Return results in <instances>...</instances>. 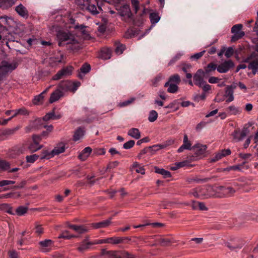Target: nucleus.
<instances>
[{"instance_id": "f257e3e1", "label": "nucleus", "mask_w": 258, "mask_h": 258, "mask_svg": "<svg viewBox=\"0 0 258 258\" xmlns=\"http://www.w3.org/2000/svg\"><path fill=\"white\" fill-rule=\"evenodd\" d=\"M56 37L59 46H61L64 44H76L78 43L75 35L70 31L59 30L57 32Z\"/></svg>"}, {"instance_id": "f03ea898", "label": "nucleus", "mask_w": 258, "mask_h": 258, "mask_svg": "<svg viewBox=\"0 0 258 258\" xmlns=\"http://www.w3.org/2000/svg\"><path fill=\"white\" fill-rule=\"evenodd\" d=\"M18 67L16 62H9L3 61L0 64V81L3 80L8 73L12 72Z\"/></svg>"}, {"instance_id": "7ed1b4c3", "label": "nucleus", "mask_w": 258, "mask_h": 258, "mask_svg": "<svg viewBox=\"0 0 258 258\" xmlns=\"http://www.w3.org/2000/svg\"><path fill=\"white\" fill-rule=\"evenodd\" d=\"M168 80L171 84L170 87L167 89V92L170 93H176L179 88L178 85L181 82L180 76L177 74H174L171 76Z\"/></svg>"}, {"instance_id": "20e7f679", "label": "nucleus", "mask_w": 258, "mask_h": 258, "mask_svg": "<svg viewBox=\"0 0 258 258\" xmlns=\"http://www.w3.org/2000/svg\"><path fill=\"white\" fill-rule=\"evenodd\" d=\"M235 192V190L231 186H219L217 188V194L216 197L225 198L233 196Z\"/></svg>"}, {"instance_id": "39448f33", "label": "nucleus", "mask_w": 258, "mask_h": 258, "mask_svg": "<svg viewBox=\"0 0 258 258\" xmlns=\"http://www.w3.org/2000/svg\"><path fill=\"white\" fill-rule=\"evenodd\" d=\"M224 244L230 250L237 251L243 246L244 242L241 239H235L225 242Z\"/></svg>"}, {"instance_id": "423d86ee", "label": "nucleus", "mask_w": 258, "mask_h": 258, "mask_svg": "<svg viewBox=\"0 0 258 258\" xmlns=\"http://www.w3.org/2000/svg\"><path fill=\"white\" fill-rule=\"evenodd\" d=\"M207 149L206 145H201L200 144H196L192 147V150L194 152V155L190 158V160L192 161L197 160L201 156L203 155Z\"/></svg>"}, {"instance_id": "0eeeda50", "label": "nucleus", "mask_w": 258, "mask_h": 258, "mask_svg": "<svg viewBox=\"0 0 258 258\" xmlns=\"http://www.w3.org/2000/svg\"><path fill=\"white\" fill-rule=\"evenodd\" d=\"M242 25L241 24L234 25L231 28V33L233 35L231 37V41L234 42L236 40L241 38L245 34L244 32L241 31L242 28Z\"/></svg>"}, {"instance_id": "6e6552de", "label": "nucleus", "mask_w": 258, "mask_h": 258, "mask_svg": "<svg viewBox=\"0 0 258 258\" xmlns=\"http://www.w3.org/2000/svg\"><path fill=\"white\" fill-rule=\"evenodd\" d=\"M86 7L85 9L92 15H96L102 10L100 5L99 4V0H95L94 3H91L89 0H86Z\"/></svg>"}, {"instance_id": "1a4fd4ad", "label": "nucleus", "mask_w": 258, "mask_h": 258, "mask_svg": "<svg viewBox=\"0 0 258 258\" xmlns=\"http://www.w3.org/2000/svg\"><path fill=\"white\" fill-rule=\"evenodd\" d=\"M205 75L204 71L202 69H199L197 71L193 77L194 83L196 85L198 86L199 87H202L203 85L205 83L204 80Z\"/></svg>"}, {"instance_id": "9d476101", "label": "nucleus", "mask_w": 258, "mask_h": 258, "mask_svg": "<svg viewBox=\"0 0 258 258\" xmlns=\"http://www.w3.org/2000/svg\"><path fill=\"white\" fill-rule=\"evenodd\" d=\"M234 66V62L231 60H226L217 66V71L220 73H225Z\"/></svg>"}, {"instance_id": "9b49d317", "label": "nucleus", "mask_w": 258, "mask_h": 258, "mask_svg": "<svg viewBox=\"0 0 258 258\" xmlns=\"http://www.w3.org/2000/svg\"><path fill=\"white\" fill-rule=\"evenodd\" d=\"M72 71V67H69L63 68L59 71L55 75L53 76L52 79L53 80H58L60 79L70 76Z\"/></svg>"}, {"instance_id": "f8f14e48", "label": "nucleus", "mask_w": 258, "mask_h": 258, "mask_svg": "<svg viewBox=\"0 0 258 258\" xmlns=\"http://www.w3.org/2000/svg\"><path fill=\"white\" fill-rule=\"evenodd\" d=\"M236 87L237 85L236 84H233L226 86L225 88V96L228 97L226 100L227 103L231 102L234 100V90L236 89Z\"/></svg>"}, {"instance_id": "ddd939ff", "label": "nucleus", "mask_w": 258, "mask_h": 258, "mask_svg": "<svg viewBox=\"0 0 258 258\" xmlns=\"http://www.w3.org/2000/svg\"><path fill=\"white\" fill-rule=\"evenodd\" d=\"M39 249L43 252H47L50 251L53 245V242L50 239H45L39 242Z\"/></svg>"}, {"instance_id": "4468645a", "label": "nucleus", "mask_w": 258, "mask_h": 258, "mask_svg": "<svg viewBox=\"0 0 258 258\" xmlns=\"http://www.w3.org/2000/svg\"><path fill=\"white\" fill-rule=\"evenodd\" d=\"M113 258H136L135 255L125 251H111Z\"/></svg>"}, {"instance_id": "2eb2a0df", "label": "nucleus", "mask_w": 258, "mask_h": 258, "mask_svg": "<svg viewBox=\"0 0 258 258\" xmlns=\"http://www.w3.org/2000/svg\"><path fill=\"white\" fill-rule=\"evenodd\" d=\"M72 86L73 83L69 81H64L61 82L57 86V88L59 89L60 91L63 92L64 94V92H67L68 91L72 90Z\"/></svg>"}, {"instance_id": "dca6fc26", "label": "nucleus", "mask_w": 258, "mask_h": 258, "mask_svg": "<svg viewBox=\"0 0 258 258\" xmlns=\"http://www.w3.org/2000/svg\"><path fill=\"white\" fill-rule=\"evenodd\" d=\"M63 96L64 94L63 92L60 91L59 89L57 88V89L51 93L49 101L50 103H52L58 101L61 97H63Z\"/></svg>"}, {"instance_id": "f3484780", "label": "nucleus", "mask_w": 258, "mask_h": 258, "mask_svg": "<svg viewBox=\"0 0 258 258\" xmlns=\"http://www.w3.org/2000/svg\"><path fill=\"white\" fill-rule=\"evenodd\" d=\"M118 13L121 16H127L128 18L132 17V14L129 5L125 4L120 7L118 10Z\"/></svg>"}, {"instance_id": "a211bd4d", "label": "nucleus", "mask_w": 258, "mask_h": 258, "mask_svg": "<svg viewBox=\"0 0 258 258\" xmlns=\"http://www.w3.org/2000/svg\"><path fill=\"white\" fill-rule=\"evenodd\" d=\"M112 217L109 219L98 223H93L92 224V226L94 229L105 228L109 226L111 223Z\"/></svg>"}, {"instance_id": "6ab92c4d", "label": "nucleus", "mask_w": 258, "mask_h": 258, "mask_svg": "<svg viewBox=\"0 0 258 258\" xmlns=\"http://www.w3.org/2000/svg\"><path fill=\"white\" fill-rule=\"evenodd\" d=\"M15 11L21 17L27 18L29 13L27 9L22 4H20L15 8Z\"/></svg>"}, {"instance_id": "aec40b11", "label": "nucleus", "mask_w": 258, "mask_h": 258, "mask_svg": "<svg viewBox=\"0 0 258 258\" xmlns=\"http://www.w3.org/2000/svg\"><path fill=\"white\" fill-rule=\"evenodd\" d=\"M183 144L180 146L179 149L177 150V152L178 153H181L184 150H190L192 149L191 148V144L190 142L188 141V137L186 135H184L183 137Z\"/></svg>"}, {"instance_id": "412c9836", "label": "nucleus", "mask_w": 258, "mask_h": 258, "mask_svg": "<svg viewBox=\"0 0 258 258\" xmlns=\"http://www.w3.org/2000/svg\"><path fill=\"white\" fill-rule=\"evenodd\" d=\"M111 55V50L108 48H103L100 51L99 57L103 59H108Z\"/></svg>"}, {"instance_id": "4be33fe9", "label": "nucleus", "mask_w": 258, "mask_h": 258, "mask_svg": "<svg viewBox=\"0 0 258 258\" xmlns=\"http://www.w3.org/2000/svg\"><path fill=\"white\" fill-rule=\"evenodd\" d=\"M212 178H213V177L201 178V177H200L199 176H196L192 178H189L188 181L189 182H195L197 183H201L207 182L209 181L210 180H211Z\"/></svg>"}, {"instance_id": "5701e85b", "label": "nucleus", "mask_w": 258, "mask_h": 258, "mask_svg": "<svg viewBox=\"0 0 258 258\" xmlns=\"http://www.w3.org/2000/svg\"><path fill=\"white\" fill-rule=\"evenodd\" d=\"M68 227L79 234H83L87 231V229L83 226L69 224Z\"/></svg>"}, {"instance_id": "b1692460", "label": "nucleus", "mask_w": 258, "mask_h": 258, "mask_svg": "<svg viewBox=\"0 0 258 258\" xmlns=\"http://www.w3.org/2000/svg\"><path fill=\"white\" fill-rule=\"evenodd\" d=\"M91 152L92 149L90 147H87L85 148L79 154V159L82 161H85L89 157Z\"/></svg>"}, {"instance_id": "393cba45", "label": "nucleus", "mask_w": 258, "mask_h": 258, "mask_svg": "<svg viewBox=\"0 0 258 258\" xmlns=\"http://www.w3.org/2000/svg\"><path fill=\"white\" fill-rule=\"evenodd\" d=\"M17 0H0V8L7 9L11 7Z\"/></svg>"}, {"instance_id": "a878e982", "label": "nucleus", "mask_w": 258, "mask_h": 258, "mask_svg": "<svg viewBox=\"0 0 258 258\" xmlns=\"http://www.w3.org/2000/svg\"><path fill=\"white\" fill-rule=\"evenodd\" d=\"M127 135L137 140L141 138V133L139 130L137 128H132L130 129L128 131Z\"/></svg>"}, {"instance_id": "bb28decb", "label": "nucleus", "mask_w": 258, "mask_h": 258, "mask_svg": "<svg viewBox=\"0 0 258 258\" xmlns=\"http://www.w3.org/2000/svg\"><path fill=\"white\" fill-rule=\"evenodd\" d=\"M125 239H128L127 237H112L108 238V243L111 244H118L122 243L123 240ZM130 240V239H129Z\"/></svg>"}, {"instance_id": "cd10ccee", "label": "nucleus", "mask_w": 258, "mask_h": 258, "mask_svg": "<svg viewBox=\"0 0 258 258\" xmlns=\"http://www.w3.org/2000/svg\"><path fill=\"white\" fill-rule=\"evenodd\" d=\"M44 120H43V118H38L36 119L34 122L33 126L36 127L37 128H41L42 127H46V124L44 122Z\"/></svg>"}, {"instance_id": "c85d7f7f", "label": "nucleus", "mask_w": 258, "mask_h": 258, "mask_svg": "<svg viewBox=\"0 0 258 258\" xmlns=\"http://www.w3.org/2000/svg\"><path fill=\"white\" fill-rule=\"evenodd\" d=\"M155 171L156 173L163 175L164 178L171 177V173L169 171L166 170L163 168H160L157 167H155Z\"/></svg>"}, {"instance_id": "c756f323", "label": "nucleus", "mask_w": 258, "mask_h": 258, "mask_svg": "<svg viewBox=\"0 0 258 258\" xmlns=\"http://www.w3.org/2000/svg\"><path fill=\"white\" fill-rule=\"evenodd\" d=\"M93 244V243L90 242H86L85 241H83L80 245V246L78 247V250L80 252H83L87 249H89L90 246Z\"/></svg>"}, {"instance_id": "7c9ffc66", "label": "nucleus", "mask_w": 258, "mask_h": 258, "mask_svg": "<svg viewBox=\"0 0 258 258\" xmlns=\"http://www.w3.org/2000/svg\"><path fill=\"white\" fill-rule=\"evenodd\" d=\"M226 110L230 115H236L240 113V110L238 107H236L234 105H230L227 109Z\"/></svg>"}, {"instance_id": "2f4dec72", "label": "nucleus", "mask_w": 258, "mask_h": 258, "mask_svg": "<svg viewBox=\"0 0 258 258\" xmlns=\"http://www.w3.org/2000/svg\"><path fill=\"white\" fill-rule=\"evenodd\" d=\"M156 242H158L160 245L162 246H167L170 245L171 243V241L169 238H160L156 240Z\"/></svg>"}, {"instance_id": "473e14b6", "label": "nucleus", "mask_w": 258, "mask_h": 258, "mask_svg": "<svg viewBox=\"0 0 258 258\" xmlns=\"http://www.w3.org/2000/svg\"><path fill=\"white\" fill-rule=\"evenodd\" d=\"M65 151V145L63 144H61L59 146L55 147L52 152L54 156L56 155H58L61 153L64 152Z\"/></svg>"}, {"instance_id": "72a5a7b5", "label": "nucleus", "mask_w": 258, "mask_h": 258, "mask_svg": "<svg viewBox=\"0 0 258 258\" xmlns=\"http://www.w3.org/2000/svg\"><path fill=\"white\" fill-rule=\"evenodd\" d=\"M173 143V141H167L165 143L162 144H157L155 145L152 146L150 147L151 148H158L157 149H155V151H158L160 149H164L166 148L167 146L171 145Z\"/></svg>"}, {"instance_id": "f704fd0d", "label": "nucleus", "mask_w": 258, "mask_h": 258, "mask_svg": "<svg viewBox=\"0 0 258 258\" xmlns=\"http://www.w3.org/2000/svg\"><path fill=\"white\" fill-rule=\"evenodd\" d=\"M84 131L81 127H79L75 132L74 140L77 141L84 136Z\"/></svg>"}, {"instance_id": "c9c22d12", "label": "nucleus", "mask_w": 258, "mask_h": 258, "mask_svg": "<svg viewBox=\"0 0 258 258\" xmlns=\"http://www.w3.org/2000/svg\"><path fill=\"white\" fill-rule=\"evenodd\" d=\"M216 69L217 70V64L213 62L210 63L205 68V74H208L211 72L214 71Z\"/></svg>"}, {"instance_id": "e433bc0d", "label": "nucleus", "mask_w": 258, "mask_h": 258, "mask_svg": "<svg viewBox=\"0 0 258 258\" xmlns=\"http://www.w3.org/2000/svg\"><path fill=\"white\" fill-rule=\"evenodd\" d=\"M133 168L135 169L136 172L138 173H141L142 174H144L145 173V169L137 162L133 163Z\"/></svg>"}, {"instance_id": "4c0bfd02", "label": "nucleus", "mask_w": 258, "mask_h": 258, "mask_svg": "<svg viewBox=\"0 0 258 258\" xmlns=\"http://www.w3.org/2000/svg\"><path fill=\"white\" fill-rule=\"evenodd\" d=\"M54 157V155L52 150L51 152H49L47 150H43L42 155L40 157L41 159H49Z\"/></svg>"}, {"instance_id": "58836bf2", "label": "nucleus", "mask_w": 258, "mask_h": 258, "mask_svg": "<svg viewBox=\"0 0 258 258\" xmlns=\"http://www.w3.org/2000/svg\"><path fill=\"white\" fill-rule=\"evenodd\" d=\"M160 18L156 13H152L150 14V19L152 24H155L159 21Z\"/></svg>"}, {"instance_id": "ea45409f", "label": "nucleus", "mask_w": 258, "mask_h": 258, "mask_svg": "<svg viewBox=\"0 0 258 258\" xmlns=\"http://www.w3.org/2000/svg\"><path fill=\"white\" fill-rule=\"evenodd\" d=\"M19 129V127H16L12 129H7L3 132L2 134L7 137L12 136L15 134L16 132Z\"/></svg>"}, {"instance_id": "a19ab883", "label": "nucleus", "mask_w": 258, "mask_h": 258, "mask_svg": "<svg viewBox=\"0 0 258 258\" xmlns=\"http://www.w3.org/2000/svg\"><path fill=\"white\" fill-rule=\"evenodd\" d=\"M68 231H65L62 232L59 236L58 238H64L67 239H70L72 238L78 237V236L74 235H70Z\"/></svg>"}, {"instance_id": "79ce46f5", "label": "nucleus", "mask_w": 258, "mask_h": 258, "mask_svg": "<svg viewBox=\"0 0 258 258\" xmlns=\"http://www.w3.org/2000/svg\"><path fill=\"white\" fill-rule=\"evenodd\" d=\"M233 139L236 142H239L243 140V138L241 137V135L240 133L239 130H235L232 134Z\"/></svg>"}, {"instance_id": "37998d69", "label": "nucleus", "mask_w": 258, "mask_h": 258, "mask_svg": "<svg viewBox=\"0 0 258 258\" xmlns=\"http://www.w3.org/2000/svg\"><path fill=\"white\" fill-rule=\"evenodd\" d=\"M28 209L27 207L20 206L16 209V212L18 215L22 216L27 213Z\"/></svg>"}, {"instance_id": "c03bdc74", "label": "nucleus", "mask_w": 258, "mask_h": 258, "mask_svg": "<svg viewBox=\"0 0 258 258\" xmlns=\"http://www.w3.org/2000/svg\"><path fill=\"white\" fill-rule=\"evenodd\" d=\"M247 68L248 70H257L258 69V59H255L253 61L249 62Z\"/></svg>"}, {"instance_id": "a18cd8bd", "label": "nucleus", "mask_w": 258, "mask_h": 258, "mask_svg": "<svg viewBox=\"0 0 258 258\" xmlns=\"http://www.w3.org/2000/svg\"><path fill=\"white\" fill-rule=\"evenodd\" d=\"M158 117V113L155 110H152L150 112L149 117H148V120L150 122H154L155 121Z\"/></svg>"}, {"instance_id": "49530a36", "label": "nucleus", "mask_w": 258, "mask_h": 258, "mask_svg": "<svg viewBox=\"0 0 258 258\" xmlns=\"http://www.w3.org/2000/svg\"><path fill=\"white\" fill-rule=\"evenodd\" d=\"M39 157L37 154L27 156L26 157V161L28 163H33L39 158Z\"/></svg>"}, {"instance_id": "de8ad7c7", "label": "nucleus", "mask_w": 258, "mask_h": 258, "mask_svg": "<svg viewBox=\"0 0 258 258\" xmlns=\"http://www.w3.org/2000/svg\"><path fill=\"white\" fill-rule=\"evenodd\" d=\"M90 70V65L86 63L83 64L80 69L81 73H82L84 74L89 73Z\"/></svg>"}, {"instance_id": "09e8293b", "label": "nucleus", "mask_w": 258, "mask_h": 258, "mask_svg": "<svg viewBox=\"0 0 258 258\" xmlns=\"http://www.w3.org/2000/svg\"><path fill=\"white\" fill-rule=\"evenodd\" d=\"M125 46L124 45L120 44L118 43L117 44L116 47L115 49V52L117 54H121L123 50L125 49Z\"/></svg>"}, {"instance_id": "8fccbe9b", "label": "nucleus", "mask_w": 258, "mask_h": 258, "mask_svg": "<svg viewBox=\"0 0 258 258\" xmlns=\"http://www.w3.org/2000/svg\"><path fill=\"white\" fill-rule=\"evenodd\" d=\"M42 148V145H36L34 143L31 144L29 147L28 149L32 152H36Z\"/></svg>"}, {"instance_id": "3c124183", "label": "nucleus", "mask_w": 258, "mask_h": 258, "mask_svg": "<svg viewBox=\"0 0 258 258\" xmlns=\"http://www.w3.org/2000/svg\"><path fill=\"white\" fill-rule=\"evenodd\" d=\"M257 55L256 53H255L254 52H252L249 55H248L245 58L243 59L242 62L245 63H249V62L251 61L250 60L252 58H255Z\"/></svg>"}, {"instance_id": "603ef678", "label": "nucleus", "mask_w": 258, "mask_h": 258, "mask_svg": "<svg viewBox=\"0 0 258 258\" xmlns=\"http://www.w3.org/2000/svg\"><path fill=\"white\" fill-rule=\"evenodd\" d=\"M181 56H182L181 53H179L176 54L175 55V56L173 57L171 59V60L169 61V62L168 63V66H171V65L173 64L174 63H175V62H176L177 60L180 59Z\"/></svg>"}, {"instance_id": "864d4df0", "label": "nucleus", "mask_w": 258, "mask_h": 258, "mask_svg": "<svg viewBox=\"0 0 258 258\" xmlns=\"http://www.w3.org/2000/svg\"><path fill=\"white\" fill-rule=\"evenodd\" d=\"M234 53V49L232 47H228L225 51V56L227 58H229L233 55Z\"/></svg>"}, {"instance_id": "5fc2aeb1", "label": "nucleus", "mask_w": 258, "mask_h": 258, "mask_svg": "<svg viewBox=\"0 0 258 258\" xmlns=\"http://www.w3.org/2000/svg\"><path fill=\"white\" fill-rule=\"evenodd\" d=\"M135 142L134 140H130L123 144V148L125 149H130L135 145Z\"/></svg>"}, {"instance_id": "6e6d98bb", "label": "nucleus", "mask_w": 258, "mask_h": 258, "mask_svg": "<svg viewBox=\"0 0 258 258\" xmlns=\"http://www.w3.org/2000/svg\"><path fill=\"white\" fill-rule=\"evenodd\" d=\"M10 168L9 162L3 160H0V168L4 170H7Z\"/></svg>"}, {"instance_id": "4d7b16f0", "label": "nucleus", "mask_w": 258, "mask_h": 258, "mask_svg": "<svg viewBox=\"0 0 258 258\" xmlns=\"http://www.w3.org/2000/svg\"><path fill=\"white\" fill-rule=\"evenodd\" d=\"M135 100V98H134V97L131 98L127 100H126L121 103H120L119 106L120 107L127 106V105H130V104L132 103Z\"/></svg>"}, {"instance_id": "13d9d810", "label": "nucleus", "mask_w": 258, "mask_h": 258, "mask_svg": "<svg viewBox=\"0 0 258 258\" xmlns=\"http://www.w3.org/2000/svg\"><path fill=\"white\" fill-rule=\"evenodd\" d=\"M251 125V124H249L248 126H244L243 128L242 129L241 131L240 132V134L241 135L242 138H244L249 132V130L248 129V127Z\"/></svg>"}, {"instance_id": "bf43d9fd", "label": "nucleus", "mask_w": 258, "mask_h": 258, "mask_svg": "<svg viewBox=\"0 0 258 258\" xmlns=\"http://www.w3.org/2000/svg\"><path fill=\"white\" fill-rule=\"evenodd\" d=\"M131 3L135 9V12L137 13L139 10V2L138 0H131Z\"/></svg>"}, {"instance_id": "052dcab7", "label": "nucleus", "mask_w": 258, "mask_h": 258, "mask_svg": "<svg viewBox=\"0 0 258 258\" xmlns=\"http://www.w3.org/2000/svg\"><path fill=\"white\" fill-rule=\"evenodd\" d=\"M8 17L7 16H0V28L8 24Z\"/></svg>"}, {"instance_id": "680f3d73", "label": "nucleus", "mask_w": 258, "mask_h": 258, "mask_svg": "<svg viewBox=\"0 0 258 258\" xmlns=\"http://www.w3.org/2000/svg\"><path fill=\"white\" fill-rule=\"evenodd\" d=\"M15 183V181L4 180L0 181V186H4L9 184H13Z\"/></svg>"}, {"instance_id": "e2e57ef3", "label": "nucleus", "mask_w": 258, "mask_h": 258, "mask_svg": "<svg viewBox=\"0 0 258 258\" xmlns=\"http://www.w3.org/2000/svg\"><path fill=\"white\" fill-rule=\"evenodd\" d=\"M17 110L19 115H28L29 114V112L25 107H22Z\"/></svg>"}, {"instance_id": "0e129e2a", "label": "nucleus", "mask_w": 258, "mask_h": 258, "mask_svg": "<svg viewBox=\"0 0 258 258\" xmlns=\"http://www.w3.org/2000/svg\"><path fill=\"white\" fill-rule=\"evenodd\" d=\"M205 52H206L205 50H203L200 52L195 53L193 55L191 56L190 58L191 59H197V60L199 59L204 55V54L205 53Z\"/></svg>"}, {"instance_id": "69168bd1", "label": "nucleus", "mask_w": 258, "mask_h": 258, "mask_svg": "<svg viewBox=\"0 0 258 258\" xmlns=\"http://www.w3.org/2000/svg\"><path fill=\"white\" fill-rule=\"evenodd\" d=\"M223 157L221 155V153L220 151L218 153H217L215 156L211 159V162H215L217 161H218L219 160L221 159Z\"/></svg>"}, {"instance_id": "338daca9", "label": "nucleus", "mask_w": 258, "mask_h": 258, "mask_svg": "<svg viewBox=\"0 0 258 258\" xmlns=\"http://www.w3.org/2000/svg\"><path fill=\"white\" fill-rule=\"evenodd\" d=\"M182 66V70L185 73L187 72V70L191 68V65L189 63H183L181 64Z\"/></svg>"}, {"instance_id": "774afa93", "label": "nucleus", "mask_w": 258, "mask_h": 258, "mask_svg": "<svg viewBox=\"0 0 258 258\" xmlns=\"http://www.w3.org/2000/svg\"><path fill=\"white\" fill-rule=\"evenodd\" d=\"M44 98L43 94L41 93L39 95L36 96L34 99V103L37 104V103L41 101Z\"/></svg>"}]
</instances>
